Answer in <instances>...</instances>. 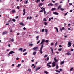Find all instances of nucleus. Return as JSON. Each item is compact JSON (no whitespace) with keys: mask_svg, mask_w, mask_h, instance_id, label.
I'll return each mask as SVG.
<instances>
[{"mask_svg":"<svg viewBox=\"0 0 74 74\" xmlns=\"http://www.w3.org/2000/svg\"><path fill=\"white\" fill-rule=\"evenodd\" d=\"M44 44H42L41 45V47H40V50L39 52L41 54H42V48H43V47H44Z\"/></svg>","mask_w":74,"mask_h":74,"instance_id":"nucleus-1","label":"nucleus"},{"mask_svg":"<svg viewBox=\"0 0 74 74\" xmlns=\"http://www.w3.org/2000/svg\"><path fill=\"white\" fill-rule=\"evenodd\" d=\"M71 46V42L69 41L68 43V47H70Z\"/></svg>","mask_w":74,"mask_h":74,"instance_id":"nucleus-2","label":"nucleus"},{"mask_svg":"<svg viewBox=\"0 0 74 74\" xmlns=\"http://www.w3.org/2000/svg\"><path fill=\"white\" fill-rule=\"evenodd\" d=\"M56 66V62H54L52 63V67H55Z\"/></svg>","mask_w":74,"mask_h":74,"instance_id":"nucleus-3","label":"nucleus"},{"mask_svg":"<svg viewBox=\"0 0 74 74\" xmlns=\"http://www.w3.org/2000/svg\"><path fill=\"white\" fill-rule=\"evenodd\" d=\"M38 49V47H34L33 48H32V50H36Z\"/></svg>","mask_w":74,"mask_h":74,"instance_id":"nucleus-4","label":"nucleus"},{"mask_svg":"<svg viewBox=\"0 0 74 74\" xmlns=\"http://www.w3.org/2000/svg\"><path fill=\"white\" fill-rule=\"evenodd\" d=\"M44 42H45V40L44 39H42L41 43L40 44V45L43 44H44Z\"/></svg>","mask_w":74,"mask_h":74,"instance_id":"nucleus-5","label":"nucleus"},{"mask_svg":"<svg viewBox=\"0 0 74 74\" xmlns=\"http://www.w3.org/2000/svg\"><path fill=\"white\" fill-rule=\"evenodd\" d=\"M7 33V31H4L3 32L2 34L3 35H4V34H6Z\"/></svg>","mask_w":74,"mask_h":74,"instance_id":"nucleus-6","label":"nucleus"},{"mask_svg":"<svg viewBox=\"0 0 74 74\" xmlns=\"http://www.w3.org/2000/svg\"><path fill=\"white\" fill-rule=\"evenodd\" d=\"M62 8V6L59 5V7H57V10H59L60 9V8Z\"/></svg>","mask_w":74,"mask_h":74,"instance_id":"nucleus-7","label":"nucleus"},{"mask_svg":"<svg viewBox=\"0 0 74 74\" xmlns=\"http://www.w3.org/2000/svg\"><path fill=\"white\" fill-rule=\"evenodd\" d=\"M53 14H54V15H59V13L55 12H53Z\"/></svg>","mask_w":74,"mask_h":74,"instance_id":"nucleus-8","label":"nucleus"},{"mask_svg":"<svg viewBox=\"0 0 74 74\" xmlns=\"http://www.w3.org/2000/svg\"><path fill=\"white\" fill-rule=\"evenodd\" d=\"M41 69V67H38L36 69H35L36 71H37V70H39V69Z\"/></svg>","mask_w":74,"mask_h":74,"instance_id":"nucleus-9","label":"nucleus"},{"mask_svg":"<svg viewBox=\"0 0 74 74\" xmlns=\"http://www.w3.org/2000/svg\"><path fill=\"white\" fill-rule=\"evenodd\" d=\"M50 49H51V50L52 53H53V49L52 48V47H50Z\"/></svg>","mask_w":74,"mask_h":74,"instance_id":"nucleus-10","label":"nucleus"},{"mask_svg":"<svg viewBox=\"0 0 74 74\" xmlns=\"http://www.w3.org/2000/svg\"><path fill=\"white\" fill-rule=\"evenodd\" d=\"M56 57L54 58V61H55L56 62H58V60L56 59Z\"/></svg>","mask_w":74,"mask_h":74,"instance_id":"nucleus-11","label":"nucleus"},{"mask_svg":"<svg viewBox=\"0 0 74 74\" xmlns=\"http://www.w3.org/2000/svg\"><path fill=\"white\" fill-rule=\"evenodd\" d=\"M14 53V52L13 51H10L9 53V54H12Z\"/></svg>","mask_w":74,"mask_h":74,"instance_id":"nucleus-12","label":"nucleus"},{"mask_svg":"<svg viewBox=\"0 0 74 74\" xmlns=\"http://www.w3.org/2000/svg\"><path fill=\"white\" fill-rule=\"evenodd\" d=\"M55 10H56V8H53L51 10V11H55Z\"/></svg>","mask_w":74,"mask_h":74,"instance_id":"nucleus-13","label":"nucleus"},{"mask_svg":"<svg viewBox=\"0 0 74 74\" xmlns=\"http://www.w3.org/2000/svg\"><path fill=\"white\" fill-rule=\"evenodd\" d=\"M48 6H52L53 5V4L51 3H50L48 4Z\"/></svg>","mask_w":74,"mask_h":74,"instance_id":"nucleus-14","label":"nucleus"},{"mask_svg":"<svg viewBox=\"0 0 74 74\" xmlns=\"http://www.w3.org/2000/svg\"><path fill=\"white\" fill-rule=\"evenodd\" d=\"M19 24H20L21 25V26H24V24H23V23H20Z\"/></svg>","mask_w":74,"mask_h":74,"instance_id":"nucleus-15","label":"nucleus"},{"mask_svg":"<svg viewBox=\"0 0 74 74\" xmlns=\"http://www.w3.org/2000/svg\"><path fill=\"white\" fill-rule=\"evenodd\" d=\"M66 55H71V53H70L69 52H68L67 53H66Z\"/></svg>","mask_w":74,"mask_h":74,"instance_id":"nucleus-16","label":"nucleus"},{"mask_svg":"<svg viewBox=\"0 0 74 74\" xmlns=\"http://www.w3.org/2000/svg\"><path fill=\"white\" fill-rule=\"evenodd\" d=\"M23 49L22 48H20L19 49V51H21V52H22Z\"/></svg>","mask_w":74,"mask_h":74,"instance_id":"nucleus-17","label":"nucleus"},{"mask_svg":"<svg viewBox=\"0 0 74 74\" xmlns=\"http://www.w3.org/2000/svg\"><path fill=\"white\" fill-rule=\"evenodd\" d=\"M43 5V4L42 3H40L39 4V7H40V6H41H41H42V5Z\"/></svg>","mask_w":74,"mask_h":74,"instance_id":"nucleus-18","label":"nucleus"},{"mask_svg":"<svg viewBox=\"0 0 74 74\" xmlns=\"http://www.w3.org/2000/svg\"><path fill=\"white\" fill-rule=\"evenodd\" d=\"M51 63H52V62H49L48 63H47V64H48V65H49V64H51Z\"/></svg>","mask_w":74,"mask_h":74,"instance_id":"nucleus-19","label":"nucleus"},{"mask_svg":"<svg viewBox=\"0 0 74 74\" xmlns=\"http://www.w3.org/2000/svg\"><path fill=\"white\" fill-rule=\"evenodd\" d=\"M56 72H57V73H58V72L59 73H60V71H59L58 70H56L55 71Z\"/></svg>","mask_w":74,"mask_h":74,"instance_id":"nucleus-20","label":"nucleus"},{"mask_svg":"<svg viewBox=\"0 0 74 74\" xmlns=\"http://www.w3.org/2000/svg\"><path fill=\"white\" fill-rule=\"evenodd\" d=\"M60 10H61V11H64V9H63V8H61Z\"/></svg>","mask_w":74,"mask_h":74,"instance_id":"nucleus-21","label":"nucleus"},{"mask_svg":"<svg viewBox=\"0 0 74 74\" xmlns=\"http://www.w3.org/2000/svg\"><path fill=\"white\" fill-rule=\"evenodd\" d=\"M36 53H37L36 52L34 51V52H33V54L34 55H35V54H36Z\"/></svg>","mask_w":74,"mask_h":74,"instance_id":"nucleus-22","label":"nucleus"},{"mask_svg":"<svg viewBox=\"0 0 74 74\" xmlns=\"http://www.w3.org/2000/svg\"><path fill=\"white\" fill-rule=\"evenodd\" d=\"M58 68H59V66H58V65L56 64V69H58Z\"/></svg>","mask_w":74,"mask_h":74,"instance_id":"nucleus-23","label":"nucleus"},{"mask_svg":"<svg viewBox=\"0 0 74 74\" xmlns=\"http://www.w3.org/2000/svg\"><path fill=\"white\" fill-rule=\"evenodd\" d=\"M55 29L56 30L57 32L58 33V29L57 27H55Z\"/></svg>","mask_w":74,"mask_h":74,"instance_id":"nucleus-24","label":"nucleus"},{"mask_svg":"<svg viewBox=\"0 0 74 74\" xmlns=\"http://www.w3.org/2000/svg\"><path fill=\"white\" fill-rule=\"evenodd\" d=\"M44 73H45V74H48V72L46 71H44Z\"/></svg>","mask_w":74,"mask_h":74,"instance_id":"nucleus-25","label":"nucleus"},{"mask_svg":"<svg viewBox=\"0 0 74 74\" xmlns=\"http://www.w3.org/2000/svg\"><path fill=\"white\" fill-rule=\"evenodd\" d=\"M73 70V68H71L70 69V71H72V70Z\"/></svg>","mask_w":74,"mask_h":74,"instance_id":"nucleus-26","label":"nucleus"},{"mask_svg":"<svg viewBox=\"0 0 74 74\" xmlns=\"http://www.w3.org/2000/svg\"><path fill=\"white\" fill-rule=\"evenodd\" d=\"M12 13H14V12H15V10H12Z\"/></svg>","mask_w":74,"mask_h":74,"instance_id":"nucleus-27","label":"nucleus"},{"mask_svg":"<svg viewBox=\"0 0 74 74\" xmlns=\"http://www.w3.org/2000/svg\"><path fill=\"white\" fill-rule=\"evenodd\" d=\"M40 0H37L36 1V3H37L38 2H40Z\"/></svg>","mask_w":74,"mask_h":74,"instance_id":"nucleus-28","label":"nucleus"},{"mask_svg":"<svg viewBox=\"0 0 74 74\" xmlns=\"http://www.w3.org/2000/svg\"><path fill=\"white\" fill-rule=\"evenodd\" d=\"M29 46H33V44L32 43H31L29 45Z\"/></svg>","mask_w":74,"mask_h":74,"instance_id":"nucleus-29","label":"nucleus"},{"mask_svg":"<svg viewBox=\"0 0 74 74\" xmlns=\"http://www.w3.org/2000/svg\"><path fill=\"white\" fill-rule=\"evenodd\" d=\"M12 21H13V22H15V21H16V20H15V19H13L12 20Z\"/></svg>","mask_w":74,"mask_h":74,"instance_id":"nucleus-30","label":"nucleus"},{"mask_svg":"<svg viewBox=\"0 0 74 74\" xmlns=\"http://www.w3.org/2000/svg\"><path fill=\"white\" fill-rule=\"evenodd\" d=\"M43 11H44V10L42 9V10L39 11V12H43Z\"/></svg>","mask_w":74,"mask_h":74,"instance_id":"nucleus-31","label":"nucleus"},{"mask_svg":"<svg viewBox=\"0 0 74 74\" xmlns=\"http://www.w3.org/2000/svg\"><path fill=\"white\" fill-rule=\"evenodd\" d=\"M47 66H48V67H51V65H49L47 64Z\"/></svg>","mask_w":74,"mask_h":74,"instance_id":"nucleus-32","label":"nucleus"},{"mask_svg":"<svg viewBox=\"0 0 74 74\" xmlns=\"http://www.w3.org/2000/svg\"><path fill=\"white\" fill-rule=\"evenodd\" d=\"M28 71H29V72H31V69H28Z\"/></svg>","mask_w":74,"mask_h":74,"instance_id":"nucleus-33","label":"nucleus"},{"mask_svg":"<svg viewBox=\"0 0 74 74\" xmlns=\"http://www.w3.org/2000/svg\"><path fill=\"white\" fill-rule=\"evenodd\" d=\"M44 24H45V25H47V22H44Z\"/></svg>","mask_w":74,"mask_h":74,"instance_id":"nucleus-34","label":"nucleus"},{"mask_svg":"<svg viewBox=\"0 0 74 74\" xmlns=\"http://www.w3.org/2000/svg\"><path fill=\"white\" fill-rule=\"evenodd\" d=\"M21 66V64H19L18 66H17V67H19Z\"/></svg>","mask_w":74,"mask_h":74,"instance_id":"nucleus-35","label":"nucleus"},{"mask_svg":"<svg viewBox=\"0 0 74 74\" xmlns=\"http://www.w3.org/2000/svg\"><path fill=\"white\" fill-rule=\"evenodd\" d=\"M63 64V61L61 62L60 63V64L61 65H62Z\"/></svg>","mask_w":74,"mask_h":74,"instance_id":"nucleus-36","label":"nucleus"},{"mask_svg":"<svg viewBox=\"0 0 74 74\" xmlns=\"http://www.w3.org/2000/svg\"><path fill=\"white\" fill-rule=\"evenodd\" d=\"M48 56V55H45L44 56V58H46V57H47Z\"/></svg>","mask_w":74,"mask_h":74,"instance_id":"nucleus-37","label":"nucleus"},{"mask_svg":"<svg viewBox=\"0 0 74 74\" xmlns=\"http://www.w3.org/2000/svg\"><path fill=\"white\" fill-rule=\"evenodd\" d=\"M43 21L45 22L46 21H47V20L45 19V18H44V19H43Z\"/></svg>","mask_w":74,"mask_h":74,"instance_id":"nucleus-38","label":"nucleus"},{"mask_svg":"<svg viewBox=\"0 0 74 74\" xmlns=\"http://www.w3.org/2000/svg\"><path fill=\"white\" fill-rule=\"evenodd\" d=\"M11 41L12 42H13L14 41V39L12 38L11 40Z\"/></svg>","mask_w":74,"mask_h":74,"instance_id":"nucleus-39","label":"nucleus"},{"mask_svg":"<svg viewBox=\"0 0 74 74\" xmlns=\"http://www.w3.org/2000/svg\"><path fill=\"white\" fill-rule=\"evenodd\" d=\"M26 51V49H24L23 51V52H24V51Z\"/></svg>","mask_w":74,"mask_h":74,"instance_id":"nucleus-40","label":"nucleus"},{"mask_svg":"<svg viewBox=\"0 0 74 74\" xmlns=\"http://www.w3.org/2000/svg\"><path fill=\"white\" fill-rule=\"evenodd\" d=\"M57 44H58V42H56L55 44V47H56V46L57 45Z\"/></svg>","mask_w":74,"mask_h":74,"instance_id":"nucleus-41","label":"nucleus"},{"mask_svg":"<svg viewBox=\"0 0 74 74\" xmlns=\"http://www.w3.org/2000/svg\"><path fill=\"white\" fill-rule=\"evenodd\" d=\"M45 42L46 43H47L48 42V40H46V41H45Z\"/></svg>","mask_w":74,"mask_h":74,"instance_id":"nucleus-42","label":"nucleus"},{"mask_svg":"<svg viewBox=\"0 0 74 74\" xmlns=\"http://www.w3.org/2000/svg\"><path fill=\"white\" fill-rule=\"evenodd\" d=\"M40 40H39L37 42V44H39V43H40Z\"/></svg>","mask_w":74,"mask_h":74,"instance_id":"nucleus-43","label":"nucleus"},{"mask_svg":"<svg viewBox=\"0 0 74 74\" xmlns=\"http://www.w3.org/2000/svg\"><path fill=\"white\" fill-rule=\"evenodd\" d=\"M58 50L60 51H62V49L61 48H59L58 49Z\"/></svg>","mask_w":74,"mask_h":74,"instance_id":"nucleus-44","label":"nucleus"},{"mask_svg":"<svg viewBox=\"0 0 74 74\" xmlns=\"http://www.w3.org/2000/svg\"><path fill=\"white\" fill-rule=\"evenodd\" d=\"M44 14L45 15L46 14V12H45V10H44Z\"/></svg>","mask_w":74,"mask_h":74,"instance_id":"nucleus-45","label":"nucleus"},{"mask_svg":"<svg viewBox=\"0 0 74 74\" xmlns=\"http://www.w3.org/2000/svg\"><path fill=\"white\" fill-rule=\"evenodd\" d=\"M38 37H38V36H37L36 37V38H37V40H38Z\"/></svg>","mask_w":74,"mask_h":74,"instance_id":"nucleus-46","label":"nucleus"},{"mask_svg":"<svg viewBox=\"0 0 74 74\" xmlns=\"http://www.w3.org/2000/svg\"><path fill=\"white\" fill-rule=\"evenodd\" d=\"M74 51V49H72L71 50V52H73Z\"/></svg>","mask_w":74,"mask_h":74,"instance_id":"nucleus-47","label":"nucleus"},{"mask_svg":"<svg viewBox=\"0 0 74 74\" xmlns=\"http://www.w3.org/2000/svg\"><path fill=\"white\" fill-rule=\"evenodd\" d=\"M8 22H12V20L10 19L8 21Z\"/></svg>","mask_w":74,"mask_h":74,"instance_id":"nucleus-48","label":"nucleus"},{"mask_svg":"<svg viewBox=\"0 0 74 74\" xmlns=\"http://www.w3.org/2000/svg\"><path fill=\"white\" fill-rule=\"evenodd\" d=\"M48 60H49V57H47V61H48Z\"/></svg>","mask_w":74,"mask_h":74,"instance_id":"nucleus-49","label":"nucleus"},{"mask_svg":"<svg viewBox=\"0 0 74 74\" xmlns=\"http://www.w3.org/2000/svg\"><path fill=\"white\" fill-rule=\"evenodd\" d=\"M27 53L26 52V53H23V55H26Z\"/></svg>","mask_w":74,"mask_h":74,"instance_id":"nucleus-50","label":"nucleus"},{"mask_svg":"<svg viewBox=\"0 0 74 74\" xmlns=\"http://www.w3.org/2000/svg\"><path fill=\"white\" fill-rule=\"evenodd\" d=\"M60 30L61 32H62V28H60Z\"/></svg>","mask_w":74,"mask_h":74,"instance_id":"nucleus-51","label":"nucleus"},{"mask_svg":"<svg viewBox=\"0 0 74 74\" xmlns=\"http://www.w3.org/2000/svg\"><path fill=\"white\" fill-rule=\"evenodd\" d=\"M58 3H56V6H58Z\"/></svg>","mask_w":74,"mask_h":74,"instance_id":"nucleus-52","label":"nucleus"},{"mask_svg":"<svg viewBox=\"0 0 74 74\" xmlns=\"http://www.w3.org/2000/svg\"><path fill=\"white\" fill-rule=\"evenodd\" d=\"M59 47L60 48H61V47H62V45H59Z\"/></svg>","mask_w":74,"mask_h":74,"instance_id":"nucleus-53","label":"nucleus"},{"mask_svg":"<svg viewBox=\"0 0 74 74\" xmlns=\"http://www.w3.org/2000/svg\"><path fill=\"white\" fill-rule=\"evenodd\" d=\"M34 66V64H32L31 66V67H33Z\"/></svg>","mask_w":74,"mask_h":74,"instance_id":"nucleus-54","label":"nucleus"},{"mask_svg":"<svg viewBox=\"0 0 74 74\" xmlns=\"http://www.w3.org/2000/svg\"><path fill=\"white\" fill-rule=\"evenodd\" d=\"M24 30H26V27H25L23 28Z\"/></svg>","mask_w":74,"mask_h":74,"instance_id":"nucleus-55","label":"nucleus"},{"mask_svg":"<svg viewBox=\"0 0 74 74\" xmlns=\"http://www.w3.org/2000/svg\"><path fill=\"white\" fill-rule=\"evenodd\" d=\"M52 2L53 3H55V1H54L53 0H52Z\"/></svg>","mask_w":74,"mask_h":74,"instance_id":"nucleus-56","label":"nucleus"},{"mask_svg":"<svg viewBox=\"0 0 74 74\" xmlns=\"http://www.w3.org/2000/svg\"><path fill=\"white\" fill-rule=\"evenodd\" d=\"M42 32H44V29H42Z\"/></svg>","mask_w":74,"mask_h":74,"instance_id":"nucleus-57","label":"nucleus"},{"mask_svg":"<svg viewBox=\"0 0 74 74\" xmlns=\"http://www.w3.org/2000/svg\"><path fill=\"white\" fill-rule=\"evenodd\" d=\"M27 2H28V1H27L25 2V4H27Z\"/></svg>","mask_w":74,"mask_h":74,"instance_id":"nucleus-58","label":"nucleus"},{"mask_svg":"<svg viewBox=\"0 0 74 74\" xmlns=\"http://www.w3.org/2000/svg\"><path fill=\"white\" fill-rule=\"evenodd\" d=\"M64 15H65V16H66V15H67V13H65L64 14Z\"/></svg>","mask_w":74,"mask_h":74,"instance_id":"nucleus-59","label":"nucleus"},{"mask_svg":"<svg viewBox=\"0 0 74 74\" xmlns=\"http://www.w3.org/2000/svg\"><path fill=\"white\" fill-rule=\"evenodd\" d=\"M72 11H73V10H70V12H72Z\"/></svg>","mask_w":74,"mask_h":74,"instance_id":"nucleus-60","label":"nucleus"},{"mask_svg":"<svg viewBox=\"0 0 74 74\" xmlns=\"http://www.w3.org/2000/svg\"><path fill=\"white\" fill-rule=\"evenodd\" d=\"M8 46H9V47H10L11 46V45H10V44H8Z\"/></svg>","mask_w":74,"mask_h":74,"instance_id":"nucleus-61","label":"nucleus"},{"mask_svg":"<svg viewBox=\"0 0 74 74\" xmlns=\"http://www.w3.org/2000/svg\"><path fill=\"white\" fill-rule=\"evenodd\" d=\"M51 18H49V21H51Z\"/></svg>","mask_w":74,"mask_h":74,"instance_id":"nucleus-62","label":"nucleus"},{"mask_svg":"<svg viewBox=\"0 0 74 74\" xmlns=\"http://www.w3.org/2000/svg\"><path fill=\"white\" fill-rule=\"evenodd\" d=\"M32 19V17L30 16V18H29V19Z\"/></svg>","mask_w":74,"mask_h":74,"instance_id":"nucleus-63","label":"nucleus"},{"mask_svg":"<svg viewBox=\"0 0 74 74\" xmlns=\"http://www.w3.org/2000/svg\"><path fill=\"white\" fill-rule=\"evenodd\" d=\"M45 32H47V31H48V29H45Z\"/></svg>","mask_w":74,"mask_h":74,"instance_id":"nucleus-64","label":"nucleus"}]
</instances>
